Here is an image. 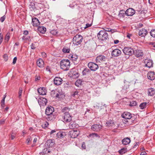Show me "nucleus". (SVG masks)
<instances>
[{"label":"nucleus","mask_w":155,"mask_h":155,"mask_svg":"<svg viewBox=\"0 0 155 155\" xmlns=\"http://www.w3.org/2000/svg\"><path fill=\"white\" fill-rule=\"evenodd\" d=\"M72 109L67 107H64L61 110L63 113V122L64 123H68L70 122L72 119V116L71 114V111Z\"/></svg>","instance_id":"f257e3e1"},{"label":"nucleus","mask_w":155,"mask_h":155,"mask_svg":"<svg viewBox=\"0 0 155 155\" xmlns=\"http://www.w3.org/2000/svg\"><path fill=\"white\" fill-rule=\"evenodd\" d=\"M54 111V108L51 106H48L45 110L46 115L45 118L48 120H51L54 118L53 112Z\"/></svg>","instance_id":"f03ea898"},{"label":"nucleus","mask_w":155,"mask_h":155,"mask_svg":"<svg viewBox=\"0 0 155 155\" xmlns=\"http://www.w3.org/2000/svg\"><path fill=\"white\" fill-rule=\"evenodd\" d=\"M60 65L61 68L64 71L68 70L70 66V62L68 59H63L61 61Z\"/></svg>","instance_id":"7ed1b4c3"},{"label":"nucleus","mask_w":155,"mask_h":155,"mask_svg":"<svg viewBox=\"0 0 155 155\" xmlns=\"http://www.w3.org/2000/svg\"><path fill=\"white\" fill-rule=\"evenodd\" d=\"M97 37L99 40L101 41H105L108 39L107 33L104 31H101L98 33Z\"/></svg>","instance_id":"20e7f679"},{"label":"nucleus","mask_w":155,"mask_h":155,"mask_svg":"<svg viewBox=\"0 0 155 155\" xmlns=\"http://www.w3.org/2000/svg\"><path fill=\"white\" fill-rule=\"evenodd\" d=\"M83 37L80 35H77L73 39L72 42L75 45H78L80 44L82 41Z\"/></svg>","instance_id":"39448f33"},{"label":"nucleus","mask_w":155,"mask_h":155,"mask_svg":"<svg viewBox=\"0 0 155 155\" xmlns=\"http://www.w3.org/2000/svg\"><path fill=\"white\" fill-rule=\"evenodd\" d=\"M123 51L125 54L128 55H131L134 53L133 48L130 47H124Z\"/></svg>","instance_id":"423d86ee"},{"label":"nucleus","mask_w":155,"mask_h":155,"mask_svg":"<svg viewBox=\"0 0 155 155\" xmlns=\"http://www.w3.org/2000/svg\"><path fill=\"white\" fill-rule=\"evenodd\" d=\"M88 66L90 70L95 71L98 68V65L96 63L93 62H90L88 63Z\"/></svg>","instance_id":"0eeeda50"},{"label":"nucleus","mask_w":155,"mask_h":155,"mask_svg":"<svg viewBox=\"0 0 155 155\" xmlns=\"http://www.w3.org/2000/svg\"><path fill=\"white\" fill-rule=\"evenodd\" d=\"M79 134V132L77 130H72L69 132L70 137L72 138H76Z\"/></svg>","instance_id":"6e6552de"},{"label":"nucleus","mask_w":155,"mask_h":155,"mask_svg":"<svg viewBox=\"0 0 155 155\" xmlns=\"http://www.w3.org/2000/svg\"><path fill=\"white\" fill-rule=\"evenodd\" d=\"M102 126L100 124H95L91 126V129L94 131L98 132L102 129Z\"/></svg>","instance_id":"1a4fd4ad"},{"label":"nucleus","mask_w":155,"mask_h":155,"mask_svg":"<svg viewBox=\"0 0 155 155\" xmlns=\"http://www.w3.org/2000/svg\"><path fill=\"white\" fill-rule=\"evenodd\" d=\"M121 53V52L119 49H115L112 51L111 55L114 57H116L119 56Z\"/></svg>","instance_id":"9d476101"},{"label":"nucleus","mask_w":155,"mask_h":155,"mask_svg":"<svg viewBox=\"0 0 155 155\" xmlns=\"http://www.w3.org/2000/svg\"><path fill=\"white\" fill-rule=\"evenodd\" d=\"M38 103L40 106H45L47 103V100L45 98L41 97L38 101Z\"/></svg>","instance_id":"9b49d317"},{"label":"nucleus","mask_w":155,"mask_h":155,"mask_svg":"<svg viewBox=\"0 0 155 155\" xmlns=\"http://www.w3.org/2000/svg\"><path fill=\"white\" fill-rule=\"evenodd\" d=\"M135 13V10L131 8H129L126 11V15L127 16H132Z\"/></svg>","instance_id":"f8f14e48"},{"label":"nucleus","mask_w":155,"mask_h":155,"mask_svg":"<svg viewBox=\"0 0 155 155\" xmlns=\"http://www.w3.org/2000/svg\"><path fill=\"white\" fill-rule=\"evenodd\" d=\"M122 117L126 119H130L132 117L131 114L128 112H125L122 114Z\"/></svg>","instance_id":"ddd939ff"},{"label":"nucleus","mask_w":155,"mask_h":155,"mask_svg":"<svg viewBox=\"0 0 155 155\" xmlns=\"http://www.w3.org/2000/svg\"><path fill=\"white\" fill-rule=\"evenodd\" d=\"M62 79L59 77H56L54 79V84L58 86L61 84L62 83Z\"/></svg>","instance_id":"4468645a"},{"label":"nucleus","mask_w":155,"mask_h":155,"mask_svg":"<svg viewBox=\"0 0 155 155\" xmlns=\"http://www.w3.org/2000/svg\"><path fill=\"white\" fill-rule=\"evenodd\" d=\"M106 59V57L104 56L100 55L97 57L96 61L97 63H101L103 61H105Z\"/></svg>","instance_id":"2eb2a0df"},{"label":"nucleus","mask_w":155,"mask_h":155,"mask_svg":"<svg viewBox=\"0 0 155 155\" xmlns=\"http://www.w3.org/2000/svg\"><path fill=\"white\" fill-rule=\"evenodd\" d=\"M144 63L145 64L146 67L149 68L153 67V61L151 60L146 59L144 61Z\"/></svg>","instance_id":"dca6fc26"},{"label":"nucleus","mask_w":155,"mask_h":155,"mask_svg":"<svg viewBox=\"0 0 155 155\" xmlns=\"http://www.w3.org/2000/svg\"><path fill=\"white\" fill-rule=\"evenodd\" d=\"M147 77L150 80H153L155 78V74H154L153 71L149 72L147 74Z\"/></svg>","instance_id":"f3484780"},{"label":"nucleus","mask_w":155,"mask_h":155,"mask_svg":"<svg viewBox=\"0 0 155 155\" xmlns=\"http://www.w3.org/2000/svg\"><path fill=\"white\" fill-rule=\"evenodd\" d=\"M147 31L145 29L142 28L140 29L139 32V35L141 37H145L147 35Z\"/></svg>","instance_id":"a211bd4d"},{"label":"nucleus","mask_w":155,"mask_h":155,"mask_svg":"<svg viewBox=\"0 0 155 155\" xmlns=\"http://www.w3.org/2000/svg\"><path fill=\"white\" fill-rule=\"evenodd\" d=\"M32 25L34 26H38L40 24V22L38 20L35 18H32Z\"/></svg>","instance_id":"6ab92c4d"},{"label":"nucleus","mask_w":155,"mask_h":155,"mask_svg":"<svg viewBox=\"0 0 155 155\" xmlns=\"http://www.w3.org/2000/svg\"><path fill=\"white\" fill-rule=\"evenodd\" d=\"M38 91L40 94L42 95H46L47 92L46 89L43 87L39 88L38 90Z\"/></svg>","instance_id":"aec40b11"},{"label":"nucleus","mask_w":155,"mask_h":155,"mask_svg":"<svg viewBox=\"0 0 155 155\" xmlns=\"http://www.w3.org/2000/svg\"><path fill=\"white\" fill-rule=\"evenodd\" d=\"M135 55L137 57H142L143 55V53L141 50L137 49L135 50V51H134Z\"/></svg>","instance_id":"412c9836"},{"label":"nucleus","mask_w":155,"mask_h":155,"mask_svg":"<svg viewBox=\"0 0 155 155\" xmlns=\"http://www.w3.org/2000/svg\"><path fill=\"white\" fill-rule=\"evenodd\" d=\"M37 64L38 67L42 68L44 66V63L42 59L39 58L37 61Z\"/></svg>","instance_id":"4be33fe9"},{"label":"nucleus","mask_w":155,"mask_h":155,"mask_svg":"<svg viewBox=\"0 0 155 155\" xmlns=\"http://www.w3.org/2000/svg\"><path fill=\"white\" fill-rule=\"evenodd\" d=\"M69 127L70 129H73L75 128H77L78 127V125L74 121H72L70 123Z\"/></svg>","instance_id":"5701e85b"},{"label":"nucleus","mask_w":155,"mask_h":155,"mask_svg":"<svg viewBox=\"0 0 155 155\" xmlns=\"http://www.w3.org/2000/svg\"><path fill=\"white\" fill-rule=\"evenodd\" d=\"M38 31L42 34H44L46 31V28L43 26H39L37 29Z\"/></svg>","instance_id":"b1692460"},{"label":"nucleus","mask_w":155,"mask_h":155,"mask_svg":"<svg viewBox=\"0 0 155 155\" xmlns=\"http://www.w3.org/2000/svg\"><path fill=\"white\" fill-rule=\"evenodd\" d=\"M122 143L124 145L129 144L130 142V139L128 137H126L123 139L122 140Z\"/></svg>","instance_id":"393cba45"},{"label":"nucleus","mask_w":155,"mask_h":155,"mask_svg":"<svg viewBox=\"0 0 155 155\" xmlns=\"http://www.w3.org/2000/svg\"><path fill=\"white\" fill-rule=\"evenodd\" d=\"M47 145L49 147H52L54 145V140L51 139H49L47 140L46 142Z\"/></svg>","instance_id":"a878e982"},{"label":"nucleus","mask_w":155,"mask_h":155,"mask_svg":"<svg viewBox=\"0 0 155 155\" xmlns=\"http://www.w3.org/2000/svg\"><path fill=\"white\" fill-rule=\"evenodd\" d=\"M155 93V90L154 88H151L148 89V95L150 96L153 95Z\"/></svg>","instance_id":"bb28decb"},{"label":"nucleus","mask_w":155,"mask_h":155,"mask_svg":"<svg viewBox=\"0 0 155 155\" xmlns=\"http://www.w3.org/2000/svg\"><path fill=\"white\" fill-rule=\"evenodd\" d=\"M125 15H126V11L124 10H122L120 11L118 16L120 18H124Z\"/></svg>","instance_id":"cd10ccee"},{"label":"nucleus","mask_w":155,"mask_h":155,"mask_svg":"<svg viewBox=\"0 0 155 155\" xmlns=\"http://www.w3.org/2000/svg\"><path fill=\"white\" fill-rule=\"evenodd\" d=\"M68 58L73 61H76L78 58V56L76 54H71L68 56Z\"/></svg>","instance_id":"c85d7f7f"},{"label":"nucleus","mask_w":155,"mask_h":155,"mask_svg":"<svg viewBox=\"0 0 155 155\" xmlns=\"http://www.w3.org/2000/svg\"><path fill=\"white\" fill-rule=\"evenodd\" d=\"M65 135L64 133L59 132L56 134V136L58 138H61L64 137L65 136Z\"/></svg>","instance_id":"c756f323"},{"label":"nucleus","mask_w":155,"mask_h":155,"mask_svg":"<svg viewBox=\"0 0 155 155\" xmlns=\"http://www.w3.org/2000/svg\"><path fill=\"white\" fill-rule=\"evenodd\" d=\"M57 92L56 95H55V97L56 98H59L61 97V96L62 95V92L61 90H57Z\"/></svg>","instance_id":"7c9ffc66"},{"label":"nucleus","mask_w":155,"mask_h":155,"mask_svg":"<svg viewBox=\"0 0 155 155\" xmlns=\"http://www.w3.org/2000/svg\"><path fill=\"white\" fill-rule=\"evenodd\" d=\"M147 103L146 102L141 103L139 106L140 109L143 110L146 108L147 107Z\"/></svg>","instance_id":"2f4dec72"},{"label":"nucleus","mask_w":155,"mask_h":155,"mask_svg":"<svg viewBox=\"0 0 155 155\" xmlns=\"http://www.w3.org/2000/svg\"><path fill=\"white\" fill-rule=\"evenodd\" d=\"M34 136L32 135L31 136L28 137L26 140V143L27 145H29L30 143L32 140V139L33 138Z\"/></svg>","instance_id":"473e14b6"},{"label":"nucleus","mask_w":155,"mask_h":155,"mask_svg":"<svg viewBox=\"0 0 155 155\" xmlns=\"http://www.w3.org/2000/svg\"><path fill=\"white\" fill-rule=\"evenodd\" d=\"M62 51L65 53H69L70 51V49L68 47H64L62 49Z\"/></svg>","instance_id":"72a5a7b5"},{"label":"nucleus","mask_w":155,"mask_h":155,"mask_svg":"<svg viewBox=\"0 0 155 155\" xmlns=\"http://www.w3.org/2000/svg\"><path fill=\"white\" fill-rule=\"evenodd\" d=\"M89 136L90 137L94 138L95 137H100V136L97 133H92L89 135Z\"/></svg>","instance_id":"f704fd0d"},{"label":"nucleus","mask_w":155,"mask_h":155,"mask_svg":"<svg viewBox=\"0 0 155 155\" xmlns=\"http://www.w3.org/2000/svg\"><path fill=\"white\" fill-rule=\"evenodd\" d=\"M90 72V70L87 68H85L82 71L83 75H86L88 72Z\"/></svg>","instance_id":"c9c22d12"},{"label":"nucleus","mask_w":155,"mask_h":155,"mask_svg":"<svg viewBox=\"0 0 155 155\" xmlns=\"http://www.w3.org/2000/svg\"><path fill=\"white\" fill-rule=\"evenodd\" d=\"M10 38V33H8L6 34L5 38V40L7 42L8 41Z\"/></svg>","instance_id":"e433bc0d"},{"label":"nucleus","mask_w":155,"mask_h":155,"mask_svg":"<svg viewBox=\"0 0 155 155\" xmlns=\"http://www.w3.org/2000/svg\"><path fill=\"white\" fill-rule=\"evenodd\" d=\"M57 92V90H52L51 91V96L53 97H55V95H56Z\"/></svg>","instance_id":"4c0bfd02"},{"label":"nucleus","mask_w":155,"mask_h":155,"mask_svg":"<svg viewBox=\"0 0 155 155\" xmlns=\"http://www.w3.org/2000/svg\"><path fill=\"white\" fill-rule=\"evenodd\" d=\"M81 83L82 82L81 80H78L75 82V84L76 86L78 87L81 84Z\"/></svg>","instance_id":"58836bf2"},{"label":"nucleus","mask_w":155,"mask_h":155,"mask_svg":"<svg viewBox=\"0 0 155 155\" xmlns=\"http://www.w3.org/2000/svg\"><path fill=\"white\" fill-rule=\"evenodd\" d=\"M50 33L53 35H55L58 33V31L56 30H53L50 31Z\"/></svg>","instance_id":"ea45409f"},{"label":"nucleus","mask_w":155,"mask_h":155,"mask_svg":"<svg viewBox=\"0 0 155 155\" xmlns=\"http://www.w3.org/2000/svg\"><path fill=\"white\" fill-rule=\"evenodd\" d=\"M150 34L152 37L155 38V29L151 30L150 32Z\"/></svg>","instance_id":"a19ab883"},{"label":"nucleus","mask_w":155,"mask_h":155,"mask_svg":"<svg viewBox=\"0 0 155 155\" xmlns=\"http://www.w3.org/2000/svg\"><path fill=\"white\" fill-rule=\"evenodd\" d=\"M49 125L48 123L47 122H45L42 125V127L43 128H45L47 127Z\"/></svg>","instance_id":"79ce46f5"},{"label":"nucleus","mask_w":155,"mask_h":155,"mask_svg":"<svg viewBox=\"0 0 155 155\" xmlns=\"http://www.w3.org/2000/svg\"><path fill=\"white\" fill-rule=\"evenodd\" d=\"M137 102L135 101H132L130 102V106H135L137 104Z\"/></svg>","instance_id":"37998d69"},{"label":"nucleus","mask_w":155,"mask_h":155,"mask_svg":"<svg viewBox=\"0 0 155 155\" xmlns=\"http://www.w3.org/2000/svg\"><path fill=\"white\" fill-rule=\"evenodd\" d=\"M37 140V138L36 137H35L34 138L33 140V144L31 145V147H33L35 146V143L36 142Z\"/></svg>","instance_id":"c03bdc74"},{"label":"nucleus","mask_w":155,"mask_h":155,"mask_svg":"<svg viewBox=\"0 0 155 155\" xmlns=\"http://www.w3.org/2000/svg\"><path fill=\"white\" fill-rule=\"evenodd\" d=\"M22 92V88H20L18 92V97L19 98H21V97Z\"/></svg>","instance_id":"a18cd8bd"},{"label":"nucleus","mask_w":155,"mask_h":155,"mask_svg":"<svg viewBox=\"0 0 155 155\" xmlns=\"http://www.w3.org/2000/svg\"><path fill=\"white\" fill-rule=\"evenodd\" d=\"M113 122L111 120H109L106 122V125L107 126L109 127L110 124H113Z\"/></svg>","instance_id":"49530a36"},{"label":"nucleus","mask_w":155,"mask_h":155,"mask_svg":"<svg viewBox=\"0 0 155 155\" xmlns=\"http://www.w3.org/2000/svg\"><path fill=\"white\" fill-rule=\"evenodd\" d=\"M6 97V96L5 95H4V97H3V98L1 101V103H2L1 105L2 106L3 105H4L5 104V99Z\"/></svg>","instance_id":"de8ad7c7"},{"label":"nucleus","mask_w":155,"mask_h":155,"mask_svg":"<svg viewBox=\"0 0 155 155\" xmlns=\"http://www.w3.org/2000/svg\"><path fill=\"white\" fill-rule=\"evenodd\" d=\"M126 150L124 148L122 149L119 150V153L121 154H123L125 152Z\"/></svg>","instance_id":"09e8293b"},{"label":"nucleus","mask_w":155,"mask_h":155,"mask_svg":"<svg viewBox=\"0 0 155 155\" xmlns=\"http://www.w3.org/2000/svg\"><path fill=\"white\" fill-rule=\"evenodd\" d=\"M3 35L1 34V33H0V45L1 44L3 41Z\"/></svg>","instance_id":"8fccbe9b"},{"label":"nucleus","mask_w":155,"mask_h":155,"mask_svg":"<svg viewBox=\"0 0 155 155\" xmlns=\"http://www.w3.org/2000/svg\"><path fill=\"white\" fill-rule=\"evenodd\" d=\"M5 16L4 15L2 17L0 18V21L2 22H3L5 20Z\"/></svg>","instance_id":"3c124183"},{"label":"nucleus","mask_w":155,"mask_h":155,"mask_svg":"<svg viewBox=\"0 0 155 155\" xmlns=\"http://www.w3.org/2000/svg\"><path fill=\"white\" fill-rule=\"evenodd\" d=\"M15 134L13 133H12L11 135V138L12 140H13L15 138Z\"/></svg>","instance_id":"603ef678"},{"label":"nucleus","mask_w":155,"mask_h":155,"mask_svg":"<svg viewBox=\"0 0 155 155\" xmlns=\"http://www.w3.org/2000/svg\"><path fill=\"white\" fill-rule=\"evenodd\" d=\"M31 49H35L36 48V46L34 44L32 43L31 45Z\"/></svg>","instance_id":"864d4df0"},{"label":"nucleus","mask_w":155,"mask_h":155,"mask_svg":"<svg viewBox=\"0 0 155 155\" xmlns=\"http://www.w3.org/2000/svg\"><path fill=\"white\" fill-rule=\"evenodd\" d=\"M72 75L74 78H77L79 76L78 73H76L74 74H72Z\"/></svg>","instance_id":"5fc2aeb1"},{"label":"nucleus","mask_w":155,"mask_h":155,"mask_svg":"<svg viewBox=\"0 0 155 155\" xmlns=\"http://www.w3.org/2000/svg\"><path fill=\"white\" fill-rule=\"evenodd\" d=\"M17 58L16 57H15L14 58L13 61V62H12V63L13 64H15L16 61H17Z\"/></svg>","instance_id":"6e6d98bb"},{"label":"nucleus","mask_w":155,"mask_h":155,"mask_svg":"<svg viewBox=\"0 0 155 155\" xmlns=\"http://www.w3.org/2000/svg\"><path fill=\"white\" fill-rule=\"evenodd\" d=\"M91 25V24H87L86 25V26L84 27V28H88V27H90Z\"/></svg>","instance_id":"4d7b16f0"},{"label":"nucleus","mask_w":155,"mask_h":155,"mask_svg":"<svg viewBox=\"0 0 155 155\" xmlns=\"http://www.w3.org/2000/svg\"><path fill=\"white\" fill-rule=\"evenodd\" d=\"M41 55L43 58H45L46 57V54L44 52L41 53Z\"/></svg>","instance_id":"13d9d810"},{"label":"nucleus","mask_w":155,"mask_h":155,"mask_svg":"<svg viewBox=\"0 0 155 155\" xmlns=\"http://www.w3.org/2000/svg\"><path fill=\"white\" fill-rule=\"evenodd\" d=\"M3 58L6 61L8 59V56L7 54H5L3 55Z\"/></svg>","instance_id":"bf43d9fd"},{"label":"nucleus","mask_w":155,"mask_h":155,"mask_svg":"<svg viewBox=\"0 0 155 155\" xmlns=\"http://www.w3.org/2000/svg\"><path fill=\"white\" fill-rule=\"evenodd\" d=\"M5 120L4 119H2L0 120V125L4 123Z\"/></svg>","instance_id":"052dcab7"},{"label":"nucleus","mask_w":155,"mask_h":155,"mask_svg":"<svg viewBox=\"0 0 155 155\" xmlns=\"http://www.w3.org/2000/svg\"><path fill=\"white\" fill-rule=\"evenodd\" d=\"M46 70L47 71L51 72L50 68L49 66H47L46 68Z\"/></svg>","instance_id":"680f3d73"},{"label":"nucleus","mask_w":155,"mask_h":155,"mask_svg":"<svg viewBox=\"0 0 155 155\" xmlns=\"http://www.w3.org/2000/svg\"><path fill=\"white\" fill-rule=\"evenodd\" d=\"M78 92L77 91H75L72 95L74 96H75L76 95H77L78 94Z\"/></svg>","instance_id":"e2e57ef3"},{"label":"nucleus","mask_w":155,"mask_h":155,"mask_svg":"<svg viewBox=\"0 0 155 155\" xmlns=\"http://www.w3.org/2000/svg\"><path fill=\"white\" fill-rule=\"evenodd\" d=\"M105 28V29H104V30L106 31H110L111 30V29L109 28Z\"/></svg>","instance_id":"0e129e2a"},{"label":"nucleus","mask_w":155,"mask_h":155,"mask_svg":"<svg viewBox=\"0 0 155 155\" xmlns=\"http://www.w3.org/2000/svg\"><path fill=\"white\" fill-rule=\"evenodd\" d=\"M114 43L115 44H118L119 43V41L118 40H114Z\"/></svg>","instance_id":"69168bd1"},{"label":"nucleus","mask_w":155,"mask_h":155,"mask_svg":"<svg viewBox=\"0 0 155 155\" xmlns=\"http://www.w3.org/2000/svg\"><path fill=\"white\" fill-rule=\"evenodd\" d=\"M28 31H24L23 34L25 35H27L28 34Z\"/></svg>","instance_id":"338daca9"},{"label":"nucleus","mask_w":155,"mask_h":155,"mask_svg":"<svg viewBox=\"0 0 155 155\" xmlns=\"http://www.w3.org/2000/svg\"><path fill=\"white\" fill-rule=\"evenodd\" d=\"M146 154V152L144 151L140 153V155H145Z\"/></svg>","instance_id":"774afa93"}]
</instances>
